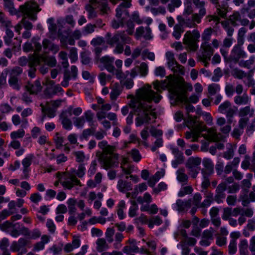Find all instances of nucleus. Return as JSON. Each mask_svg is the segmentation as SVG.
I'll use <instances>...</instances> for the list:
<instances>
[{
    "label": "nucleus",
    "mask_w": 255,
    "mask_h": 255,
    "mask_svg": "<svg viewBox=\"0 0 255 255\" xmlns=\"http://www.w3.org/2000/svg\"><path fill=\"white\" fill-rule=\"evenodd\" d=\"M121 92V88L120 85L117 83L114 84L110 93L111 99L112 100H116L118 97L120 95Z\"/></svg>",
    "instance_id": "32"
},
{
    "label": "nucleus",
    "mask_w": 255,
    "mask_h": 255,
    "mask_svg": "<svg viewBox=\"0 0 255 255\" xmlns=\"http://www.w3.org/2000/svg\"><path fill=\"white\" fill-rule=\"evenodd\" d=\"M193 191V189L191 186L182 187L178 193V196L183 197L186 195L191 194Z\"/></svg>",
    "instance_id": "46"
},
{
    "label": "nucleus",
    "mask_w": 255,
    "mask_h": 255,
    "mask_svg": "<svg viewBox=\"0 0 255 255\" xmlns=\"http://www.w3.org/2000/svg\"><path fill=\"white\" fill-rule=\"evenodd\" d=\"M229 21L234 26L239 25V23L245 26L248 25L250 23L249 20L246 18H243L241 14L238 11L234 12L230 16Z\"/></svg>",
    "instance_id": "11"
},
{
    "label": "nucleus",
    "mask_w": 255,
    "mask_h": 255,
    "mask_svg": "<svg viewBox=\"0 0 255 255\" xmlns=\"http://www.w3.org/2000/svg\"><path fill=\"white\" fill-rule=\"evenodd\" d=\"M192 90L191 84L183 81L173 85L170 88V92L175 100H183L186 99V91H192Z\"/></svg>",
    "instance_id": "5"
},
{
    "label": "nucleus",
    "mask_w": 255,
    "mask_h": 255,
    "mask_svg": "<svg viewBox=\"0 0 255 255\" xmlns=\"http://www.w3.org/2000/svg\"><path fill=\"white\" fill-rule=\"evenodd\" d=\"M19 9L23 15L21 22L26 30L31 29L32 24L26 19V18L35 21L37 19V14L41 10V8H39L38 5L35 1L30 0L21 5Z\"/></svg>",
    "instance_id": "2"
},
{
    "label": "nucleus",
    "mask_w": 255,
    "mask_h": 255,
    "mask_svg": "<svg viewBox=\"0 0 255 255\" xmlns=\"http://www.w3.org/2000/svg\"><path fill=\"white\" fill-rule=\"evenodd\" d=\"M233 76L239 79H242L247 76V73L242 70L236 68L233 70Z\"/></svg>",
    "instance_id": "57"
},
{
    "label": "nucleus",
    "mask_w": 255,
    "mask_h": 255,
    "mask_svg": "<svg viewBox=\"0 0 255 255\" xmlns=\"http://www.w3.org/2000/svg\"><path fill=\"white\" fill-rule=\"evenodd\" d=\"M247 53L243 48L233 47L229 55V62L239 63L242 59L247 57Z\"/></svg>",
    "instance_id": "9"
},
{
    "label": "nucleus",
    "mask_w": 255,
    "mask_h": 255,
    "mask_svg": "<svg viewBox=\"0 0 255 255\" xmlns=\"http://www.w3.org/2000/svg\"><path fill=\"white\" fill-rule=\"evenodd\" d=\"M183 31L184 30L181 26L176 25L174 27L172 35L176 39H178L180 38Z\"/></svg>",
    "instance_id": "54"
},
{
    "label": "nucleus",
    "mask_w": 255,
    "mask_h": 255,
    "mask_svg": "<svg viewBox=\"0 0 255 255\" xmlns=\"http://www.w3.org/2000/svg\"><path fill=\"white\" fill-rule=\"evenodd\" d=\"M201 49L202 50V54L199 56H201L204 61L210 60L214 52L211 45L207 41L204 42L201 45Z\"/></svg>",
    "instance_id": "18"
},
{
    "label": "nucleus",
    "mask_w": 255,
    "mask_h": 255,
    "mask_svg": "<svg viewBox=\"0 0 255 255\" xmlns=\"http://www.w3.org/2000/svg\"><path fill=\"white\" fill-rule=\"evenodd\" d=\"M96 244L97 245V249L99 252H102L108 248V245L106 240L103 238L98 239L96 242Z\"/></svg>",
    "instance_id": "41"
},
{
    "label": "nucleus",
    "mask_w": 255,
    "mask_h": 255,
    "mask_svg": "<svg viewBox=\"0 0 255 255\" xmlns=\"http://www.w3.org/2000/svg\"><path fill=\"white\" fill-rule=\"evenodd\" d=\"M34 57L37 60L39 65H41V62H43L47 66L51 67H54L56 64V60L53 56H47L44 54H35Z\"/></svg>",
    "instance_id": "17"
},
{
    "label": "nucleus",
    "mask_w": 255,
    "mask_h": 255,
    "mask_svg": "<svg viewBox=\"0 0 255 255\" xmlns=\"http://www.w3.org/2000/svg\"><path fill=\"white\" fill-rule=\"evenodd\" d=\"M26 90L31 94H37L42 89L40 82L39 80H36L33 84L28 83L25 86Z\"/></svg>",
    "instance_id": "27"
},
{
    "label": "nucleus",
    "mask_w": 255,
    "mask_h": 255,
    "mask_svg": "<svg viewBox=\"0 0 255 255\" xmlns=\"http://www.w3.org/2000/svg\"><path fill=\"white\" fill-rule=\"evenodd\" d=\"M97 161L96 160H93L90 164V167L88 170L87 174L89 176L93 175L97 169Z\"/></svg>",
    "instance_id": "62"
},
{
    "label": "nucleus",
    "mask_w": 255,
    "mask_h": 255,
    "mask_svg": "<svg viewBox=\"0 0 255 255\" xmlns=\"http://www.w3.org/2000/svg\"><path fill=\"white\" fill-rule=\"evenodd\" d=\"M91 2L94 5L98 3V6L100 7L101 11L104 13H107L110 10V8L108 5L107 0H91Z\"/></svg>",
    "instance_id": "28"
},
{
    "label": "nucleus",
    "mask_w": 255,
    "mask_h": 255,
    "mask_svg": "<svg viewBox=\"0 0 255 255\" xmlns=\"http://www.w3.org/2000/svg\"><path fill=\"white\" fill-rule=\"evenodd\" d=\"M105 40L103 37L98 36L93 38L91 41V44L94 47L104 45Z\"/></svg>",
    "instance_id": "55"
},
{
    "label": "nucleus",
    "mask_w": 255,
    "mask_h": 255,
    "mask_svg": "<svg viewBox=\"0 0 255 255\" xmlns=\"http://www.w3.org/2000/svg\"><path fill=\"white\" fill-rule=\"evenodd\" d=\"M114 146L108 145L101 154L99 159L102 163L104 168L108 169L113 166H117L119 164V155L114 152Z\"/></svg>",
    "instance_id": "3"
},
{
    "label": "nucleus",
    "mask_w": 255,
    "mask_h": 255,
    "mask_svg": "<svg viewBox=\"0 0 255 255\" xmlns=\"http://www.w3.org/2000/svg\"><path fill=\"white\" fill-rule=\"evenodd\" d=\"M193 136L199 138L200 136L204 137L206 139L209 141H217L219 139V135L220 134L217 133L215 128H207L205 125L197 124L193 128Z\"/></svg>",
    "instance_id": "4"
},
{
    "label": "nucleus",
    "mask_w": 255,
    "mask_h": 255,
    "mask_svg": "<svg viewBox=\"0 0 255 255\" xmlns=\"http://www.w3.org/2000/svg\"><path fill=\"white\" fill-rule=\"evenodd\" d=\"M151 30L148 26L145 28L140 26L136 29L135 36L137 39L143 36L145 39H150L151 38Z\"/></svg>",
    "instance_id": "21"
},
{
    "label": "nucleus",
    "mask_w": 255,
    "mask_h": 255,
    "mask_svg": "<svg viewBox=\"0 0 255 255\" xmlns=\"http://www.w3.org/2000/svg\"><path fill=\"white\" fill-rule=\"evenodd\" d=\"M29 243V241L25 238H20L17 241H13L10 246V250L13 252H18L22 251V249H26L25 247Z\"/></svg>",
    "instance_id": "20"
},
{
    "label": "nucleus",
    "mask_w": 255,
    "mask_h": 255,
    "mask_svg": "<svg viewBox=\"0 0 255 255\" xmlns=\"http://www.w3.org/2000/svg\"><path fill=\"white\" fill-rule=\"evenodd\" d=\"M120 36V32H117L113 36L111 33L107 32L105 35V39L108 44L111 46H114L115 44L119 43Z\"/></svg>",
    "instance_id": "24"
},
{
    "label": "nucleus",
    "mask_w": 255,
    "mask_h": 255,
    "mask_svg": "<svg viewBox=\"0 0 255 255\" xmlns=\"http://www.w3.org/2000/svg\"><path fill=\"white\" fill-rule=\"evenodd\" d=\"M72 116L71 110H67L62 112L60 115V120L64 128L70 130L72 127V122L70 119Z\"/></svg>",
    "instance_id": "13"
},
{
    "label": "nucleus",
    "mask_w": 255,
    "mask_h": 255,
    "mask_svg": "<svg viewBox=\"0 0 255 255\" xmlns=\"http://www.w3.org/2000/svg\"><path fill=\"white\" fill-rule=\"evenodd\" d=\"M222 25L226 30L229 36H232L233 34L234 29L233 27L229 25L228 21H225L222 22Z\"/></svg>",
    "instance_id": "61"
},
{
    "label": "nucleus",
    "mask_w": 255,
    "mask_h": 255,
    "mask_svg": "<svg viewBox=\"0 0 255 255\" xmlns=\"http://www.w3.org/2000/svg\"><path fill=\"white\" fill-rule=\"evenodd\" d=\"M248 242L246 240L241 241L239 245V250L241 255H248Z\"/></svg>",
    "instance_id": "48"
},
{
    "label": "nucleus",
    "mask_w": 255,
    "mask_h": 255,
    "mask_svg": "<svg viewBox=\"0 0 255 255\" xmlns=\"http://www.w3.org/2000/svg\"><path fill=\"white\" fill-rule=\"evenodd\" d=\"M234 101L238 106L247 105L250 103L251 98L247 93H244L242 95H238L234 97Z\"/></svg>",
    "instance_id": "23"
},
{
    "label": "nucleus",
    "mask_w": 255,
    "mask_h": 255,
    "mask_svg": "<svg viewBox=\"0 0 255 255\" xmlns=\"http://www.w3.org/2000/svg\"><path fill=\"white\" fill-rule=\"evenodd\" d=\"M227 188V184L225 182L220 183L217 187L214 200L218 203H221L223 202V199L226 197L225 191Z\"/></svg>",
    "instance_id": "15"
},
{
    "label": "nucleus",
    "mask_w": 255,
    "mask_h": 255,
    "mask_svg": "<svg viewBox=\"0 0 255 255\" xmlns=\"http://www.w3.org/2000/svg\"><path fill=\"white\" fill-rule=\"evenodd\" d=\"M184 15H189L192 14L194 11V6L190 0H185L184 1Z\"/></svg>",
    "instance_id": "36"
},
{
    "label": "nucleus",
    "mask_w": 255,
    "mask_h": 255,
    "mask_svg": "<svg viewBox=\"0 0 255 255\" xmlns=\"http://www.w3.org/2000/svg\"><path fill=\"white\" fill-rule=\"evenodd\" d=\"M139 73L141 76H146L148 72V66L145 62H142L139 66H137Z\"/></svg>",
    "instance_id": "44"
},
{
    "label": "nucleus",
    "mask_w": 255,
    "mask_h": 255,
    "mask_svg": "<svg viewBox=\"0 0 255 255\" xmlns=\"http://www.w3.org/2000/svg\"><path fill=\"white\" fill-rule=\"evenodd\" d=\"M206 9L199 10L198 13L193 14L192 16V20L194 22L200 23L201 19L206 14Z\"/></svg>",
    "instance_id": "35"
},
{
    "label": "nucleus",
    "mask_w": 255,
    "mask_h": 255,
    "mask_svg": "<svg viewBox=\"0 0 255 255\" xmlns=\"http://www.w3.org/2000/svg\"><path fill=\"white\" fill-rule=\"evenodd\" d=\"M40 106L41 107V111L42 113L46 115L48 117L52 118L55 116L56 110H55V109L52 107L48 102L46 103V106H44L42 103H41Z\"/></svg>",
    "instance_id": "26"
},
{
    "label": "nucleus",
    "mask_w": 255,
    "mask_h": 255,
    "mask_svg": "<svg viewBox=\"0 0 255 255\" xmlns=\"http://www.w3.org/2000/svg\"><path fill=\"white\" fill-rule=\"evenodd\" d=\"M31 94H31L27 91V92H24L22 95V101L27 105H28L30 103H31L32 102V97L31 96Z\"/></svg>",
    "instance_id": "63"
},
{
    "label": "nucleus",
    "mask_w": 255,
    "mask_h": 255,
    "mask_svg": "<svg viewBox=\"0 0 255 255\" xmlns=\"http://www.w3.org/2000/svg\"><path fill=\"white\" fill-rule=\"evenodd\" d=\"M166 57L167 59V66L169 68H173V66L177 62L176 61L174 54L171 52H167L166 53Z\"/></svg>",
    "instance_id": "37"
},
{
    "label": "nucleus",
    "mask_w": 255,
    "mask_h": 255,
    "mask_svg": "<svg viewBox=\"0 0 255 255\" xmlns=\"http://www.w3.org/2000/svg\"><path fill=\"white\" fill-rule=\"evenodd\" d=\"M98 78L100 81V84L102 86L106 85L107 82L110 81L112 79V76L111 75H107L104 72H101L98 76Z\"/></svg>",
    "instance_id": "45"
},
{
    "label": "nucleus",
    "mask_w": 255,
    "mask_h": 255,
    "mask_svg": "<svg viewBox=\"0 0 255 255\" xmlns=\"http://www.w3.org/2000/svg\"><path fill=\"white\" fill-rule=\"evenodd\" d=\"M191 200L183 201L181 199H178L175 204L177 210L179 211H184L190 207Z\"/></svg>",
    "instance_id": "29"
},
{
    "label": "nucleus",
    "mask_w": 255,
    "mask_h": 255,
    "mask_svg": "<svg viewBox=\"0 0 255 255\" xmlns=\"http://www.w3.org/2000/svg\"><path fill=\"white\" fill-rule=\"evenodd\" d=\"M76 200L74 198H70L67 201V204L69 210V213L71 215L74 214L76 211L75 204Z\"/></svg>",
    "instance_id": "39"
},
{
    "label": "nucleus",
    "mask_w": 255,
    "mask_h": 255,
    "mask_svg": "<svg viewBox=\"0 0 255 255\" xmlns=\"http://www.w3.org/2000/svg\"><path fill=\"white\" fill-rule=\"evenodd\" d=\"M43 46L45 49H49L54 53H57L59 50V46L51 42L49 40L44 39L42 42Z\"/></svg>",
    "instance_id": "31"
},
{
    "label": "nucleus",
    "mask_w": 255,
    "mask_h": 255,
    "mask_svg": "<svg viewBox=\"0 0 255 255\" xmlns=\"http://www.w3.org/2000/svg\"><path fill=\"white\" fill-rule=\"evenodd\" d=\"M255 61V57L254 55L251 56L249 59L247 60H244L242 59L239 63L238 65L241 67L246 68L250 69L251 66L253 65Z\"/></svg>",
    "instance_id": "33"
},
{
    "label": "nucleus",
    "mask_w": 255,
    "mask_h": 255,
    "mask_svg": "<svg viewBox=\"0 0 255 255\" xmlns=\"http://www.w3.org/2000/svg\"><path fill=\"white\" fill-rule=\"evenodd\" d=\"M95 8L90 4H87L85 6V9L88 12V18L89 19H93L97 16V12Z\"/></svg>",
    "instance_id": "43"
},
{
    "label": "nucleus",
    "mask_w": 255,
    "mask_h": 255,
    "mask_svg": "<svg viewBox=\"0 0 255 255\" xmlns=\"http://www.w3.org/2000/svg\"><path fill=\"white\" fill-rule=\"evenodd\" d=\"M86 168L84 164H81L79 165L78 170L72 169V173L76 174L78 177L82 178L85 173Z\"/></svg>",
    "instance_id": "50"
},
{
    "label": "nucleus",
    "mask_w": 255,
    "mask_h": 255,
    "mask_svg": "<svg viewBox=\"0 0 255 255\" xmlns=\"http://www.w3.org/2000/svg\"><path fill=\"white\" fill-rule=\"evenodd\" d=\"M38 65H39V63L34 57V55H33L30 58L28 62V66L29 69L28 70V75L30 78H33L35 77V73L36 71V67Z\"/></svg>",
    "instance_id": "22"
},
{
    "label": "nucleus",
    "mask_w": 255,
    "mask_h": 255,
    "mask_svg": "<svg viewBox=\"0 0 255 255\" xmlns=\"http://www.w3.org/2000/svg\"><path fill=\"white\" fill-rule=\"evenodd\" d=\"M212 33V28L210 27L206 28L204 30V32L202 35V39L205 41L204 42H208L211 38Z\"/></svg>",
    "instance_id": "59"
},
{
    "label": "nucleus",
    "mask_w": 255,
    "mask_h": 255,
    "mask_svg": "<svg viewBox=\"0 0 255 255\" xmlns=\"http://www.w3.org/2000/svg\"><path fill=\"white\" fill-rule=\"evenodd\" d=\"M53 139L57 148H60L63 145L64 138L59 133H55Z\"/></svg>",
    "instance_id": "49"
},
{
    "label": "nucleus",
    "mask_w": 255,
    "mask_h": 255,
    "mask_svg": "<svg viewBox=\"0 0 255 255\" xmlns=\"http://www.w3.org/2000/svg\"><path fill=\"white\" fill-rule=\"evenodd\" d=\"M177 179L181 183H182V185L187 184L188 180V176L185 173V169L184 168H180L176 171Z\"/></svg>",
    "instance_id": "30"
},
{
    "label": "nucleus",
    "mask_w": 255,
    "mask_h": 255,
    "mask_svg": "<svg viewBox=\"0 0 255 255\" xmlns=\"http://www.w3.org/2000/svg\"><path fill=\"white\" fill-rule=\"evenodd\" d=\"M218 112L222 114H225L227 118L228 123L231 124L232 118L235 113V111L232 107V104L229 101H226L222 103L219 107Z\"/></svg>",
    "instance_id": "10"
},
{
    "label": "nucleus",
    "mask_w": 255,
    "mask_h": 255,
    "mask_svg": "<svg viewBox=\"0 0 255 255\" xmlns=\"http://www.w3.org/2000/svg\"><path fill=\"white\" fill-rule=\"evenodd\" d=\"M201 159L198 157H190L186 163V167L189 171V174L193 178H195L200 170V165Z\"/></svg>",
    "instance_id": "7"
},
{
    "label": "nucleus",
    "mask_w": 255,
    "mask_h": 255,
    "mask_svg": "<svg viewBox=\"0 0 255 255\" xmlns=\"http://www.w3.org/2000/svg\"><path fill=\"white\" fill-rule=\"evenodd\" d=\"M96 28V25L88 23L82 28V34L84 36L93 33Z\"/></svg>",
    "instance_id": "38"
},
{
    "label": "nucleus",
    "mask_w": 255,
    "mask_h": 255,
    "mask_svg": "<svg viewBox=\"0 0 255 255\" xmlns=\"http://www.w3.org/2000/svg\"><path fill=\"white\" fill-rule=\"evenodd\" d=\"M130 154L134 161L137 162L140 160L141 156L139 153V151L137 149H132L130 151Z\"/></svg>",
    "instance_id": "64"
},
{
    "label": "nucleus",
    "mask_w": 255,
    "mask_h": 255,
    "mask_svg": "<svg viewBox=\"0 0 255 255\" xmlns=\"http://www.w3.org/2000/svg\"><path fill=\"white\" fill-rule=\"evenodd\" d=\"M248 190L247 189H243L240 196V200L242 202V205L244 206H247L250 203V201L249 200Z\"/></svg>",
    "instance_id": "40"
},
{
    "label": "nucleus",
    "mask_w": 255,
    "mask_h": 255,
    "mask_svg": "<svg viewBox=\"0 0 255 255\" xmlns=\"http://www.w3.org/2000/svg\"><path fill=\"white\" fill-rule=\"evenodd\" d=\"M174 73L179 75H183L185 74L184 67L179 64L177 62L173 66V68H169Z\"/></svg>",
    "instance_id": "47"
},
{
    "label": "nucleus",
    "mask_w": 255,
    "mask_h": 255,
    "mask_svg": "<svg viewBox=\"0 0 255 255\" xmlns=\"http://www.w3.org/2000/svg\"><path fill=\"white\" fill-rule=\"evenodd\" d=\"M119 190L121 192H124L125 190H129L131 189V186L129 183L124 181L122 179L119 180L117 185Z\"/></svg>",
    "instance_id": "34"
},
{
    "label": "nucleus",
    "mask_w": 255,
    "mask_h": 255,
    "mask_svg": "<svg viewBox=\"0 0 255 255\" xmlns=\"http://www.w3.org/2000/svg\"><path fill=\"white\" fill-rule=\"evenodd\" d=\"M255 110L251 106H246L240 108L238 115L239 117L252 118L254 116Z\"/></svg>",
    "instance_id": "25"
},
{
    "label": "nucleus",
    "mask_w": 255,
    "mask_h": 255,
    "mask_svg": "<svg viewBox=\"0 0 255 255\" xmlns=\"http://www.w3.org/2000/svg\"><path fill=\"white\" fill-rule=\"evenodd\" d=\"M25 131L22 129H18L16 131H13L10 133V137L13 139L22 138L24 136Z\"/></svg>",
    "instance_id": "58"
},
{
    "label": "nucleus",
    "mask_w": 255,
    "mask_h": 255,
    "mask_svg": "<svg viewBox=\"0 0 255 255\" xmlns=\"http://www.w3.org/2000/svg\"><path fill=\"white\" fill-rule=\"evenodd\" d=\"M6 35L3 37L4 42L6 44L9 45L11 42V39L14 36L13 32L9 28L5 30Z\"/></svg>",
    "instance_id": "51"
},
{
    "label": "nucleus",
    "mask_w": 255,
    "mask_h": 255,
    "mask_svg": "<svg viewBox=\"0 0 255 255\" xmlns=\"http://www.w3.org/2000/svg\"><path fill=\"white\" fill-rule=\"evenodd\" d=\"M73 154L75 156L76 161L78 162H83L89 159V157L86 156L84 152L82 151H75Z\"/></svg>",
    "instance_id": "42"
},
{
    "label": "nucleus",
    "mask_w": 255,
    "mask_h": 255,
    "mask_svg": "<svg viewBox=\"0 0 255 255\" xmlns=\"http://www.w3.org/2000/svg\"><path fill=\"white\" fill-rule=\"evenodd\" d=\"M209 0L214 5L216 12L219 16L223 18L226 16L229 7L227 2L225 1L219 2V0Z\"/></svg>",
    "instance_id": "12"
},
{
    "label": "nucleus",
    "mask_w": 255,
    "mask_h": 255,
    "mask_svg": "<svg viewBox=\"0 0 255 255\" xmlns=\"http://www.w3.org/2000/svg\"><path fill=\"white\" fill-rule=\"evenodd\" d=\"M94 114L90 110L87 111L84 113V117L85 119H86V121L89 123V125L91 127H93L94 125Z\"/></svg>",
    "instance_id": "53"
},
{
    "label": "nucleus",
    "mask_w": 255,
    "mask_h": 255,
    "mask_svg": "<svg viewBox=\"0 0 255 255\" xmlns=\"http://www.w3.org/2000/svg\"><path fill=\"white\" fill-rule=\"evenodd\" d=\"M192 3L194 4L196 8L201 9H206L205 6L206 2L204 0H190Z\"/></svg>",
    "instance_id": "60"
},
{
    "label": "nucleus",
    "mask_w": 255,
    "mask_h": 255,
    "mask_svg": "<svg viewBox=\"0 0 255 255\" xmlns=\"http://www.w3.org/2000/svg\"><path fill=\"white\" fill-rule=\"evenodd\" d=\"M208 92L211 95H214L220 90L219 84L213 83L208 86Z\"/></svg>",
    "instance_id": "52"
},
{
    "label": "nucleus",
    "mask_w": 255,
    "mask_h": 255,
    "mask_svg": "<svg viewBox=\"0 0 255 255\" xmlns=\"http://www.w3.org/2000/svg\"><path fill=\"white\" fill-rule=\"evenodd\" d=\"M35 158L33 153L27 154L22 160L21 163L23 166L22 172L24 175V179H28L29 177V172L30 169L29 167L32 163V160Z\"/></svg>",
    "instance_id": "16"
},
{
    "label": "nucleus",
    "mask_w": 255,
    "mask_h": 255,
    "mask_svg": "<svg viewBox=\"0 0 255 255\" xmlns=\"http://www.w3.org/2000/svg\"><path fill=\"white\" fill-rule=\"evenodd\" d=\"M200 96L198 95L193 94L188 99L186 95V99L183 100H177L178 101H184L185 103H192L195 104L199 101Z\"/></svg>",
    "instance_id": "56"
},
{
    "label": "nucleus",
    "mask_w": 255,
    "mask_h": 255,
    "mask_svg": "<svg viewBox=\"0 0 255 255\" xmlns=\"http://www.w3.org/2000/svg\"><path fill=\"white\" fill-rule=\"evenodd\" d=\"M56 176L59 180H64L62 182V185L68 189H71L75 185H79L80 183V180L72 174L57 172Z\"/></svg>",
    "instance_id": "8"
},
{
    "label": "nucleus",
    "mask_w": 255,
    "mask_h": 255,
    "mask_svg": "<svg viewBox=\"0 0 255 255\" xmlns=\"http://www.w3.org/2000/svg\"><path fill=\"white\" fill-rule=\"evenodd\" d=\"M115 58L113 57L105 56L100 59V62L103 65V67H100L101 70L106 69L108 72L114 73L115 68L113 65Z\"/></svg>",
    "instance_id": "14"
},
{
    "label": "nucleus",
    "mask_w": 255,
    "mask_h": 255,
    "mask_svg": "<svg viewBox=\"0 0 255 255\" xmlns=\"http://www.w3.org/2000/svg\"><path fill=\"white\" fill-rule=\"evenodd\" d=\"M171 150L175 157V159L172 161V166L174 168H177L179 165L184 162L185 158L183 152L177 147H171Z\"/></svg>",
    "instance_id": "19"
},
{
    "label": "nucleus",
    "mask_w": 255,
    "mask_h": 255,
    "mask_svg": "<svg viewBox=\"0 0 255 255\" xmlns=\"http://www.w3.org/2000/svg\"><path fill=\"white\" fill-rule=\"evenodd\" d=\"M200 34L198 30L194 29L192 32L188 31L184 35L183 42L192 51H195L198 48L197 42Z\"/></svg>",
    "instance_id": "6"
},
{
    "label": "nucleus",
    "mask_w": 255,
    "mask_h": 255,
    "mask_svg": "<svg viewBox=\"0 0 255 255\" xmlns=\"http://www.w3.org/2000/svg\"><path fill=\"white\" fill-rule=\"evenodd\" d=\"M153 84L156 92L152 90L150 85H146L136 91L135 97H133L129 103V106L137 115L135 120L136 127L149 124L150 116L156 118L151 102L158 103L161 100L162 96L160 93L164 89V86L158 81H154Z\"/></svg>",
    "instance_id": "1"
}]
</instances>
